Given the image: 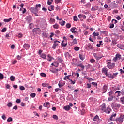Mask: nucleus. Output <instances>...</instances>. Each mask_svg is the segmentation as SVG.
<instances>
[{"label": "nucleus", "mask_w": 124, "mask_h": 124, "mask_svg": "<svg viewBox=\"0 0 124 124\" xmlns=\"http://www.w3.org/2000/svg\"><path fill=\"white\" fill-rule=\"evenodd\" d=\"M19 89L21 91H24L25 90V87L23 86H20Z\"/></svg>", "instance_id": "0e129e2a"}, {"label": "nucleus", "mask_w": 124, "mask_h": 124, "mask_svg": "<svg viewBox=\"0 0 124 124\" xmlns=\"http://www.w3.org/2000/svg\"><path fill=\"white\" fill-rule=\"evenodd\" d=\"M93 56H94V58L96 59V60H97V61H99V60H100V59H101V58H102V57H100L99 56V55H98L96 53H94Z\"/></svg>", "instance_id": "1a4fd4ad"}, {"label": "nucleus", "mask_w": 124, "mask_h": 124, "mask_svg": "<svg viewBox=\"0 0 124 124\" xmlns=\"http://www.w3.org/2000/svg\"><path fill=\"white\" fill-rule=\"evenodd\" d=\"M76 30H77L76 27H73L71 28L70 30H71V31H72V33H78Z\"/></svg>", "instance_id": "aec40b11"}, {"label": "nucleus", "mask_w": 124, "mask_h": 124, "mask_svg": "<svg viewBox=\"0 0 124 124\" xmlns=\"http://www.w3.org/2000/svg\"><path fill=\"white\" fill-rule=\"evenodd\" d=\"M11 20H12V18H10L9 19H4V22H5V23H8V22H10V21H11Z\"/></svg>", "instance_id": "2f4dec72"}, {"label": "nucleus", "mask_w": 124, "mask_h": 124, "mask_svg": "<svg viewBox=\"0 0 124 124\" xmlns=\"http://www.w3.org/2000/svg\"><path fill=\"white\" fill-rule=\"evenodd\" d=\"M55 3L58 4V3H61V0H55Z\"/></svg>", "instance_id": "052dcab7"}, {"label": "nucleus", "mask_w": 124, "mask_h": 124, "mask_svg": "<svg viewBox=\"0 0 124 124\" xmlns=\"http://www.w3.org/2000/svg\"><path fill=\"white\" fill-rule=\"evenodd\" d=\"M74 50H75V51H79V50H80V47H79L78 46H75L74 47Z\"/></svg>", "instance_id": "3c124183"}, {"label": "nucleus", "mask_w": 124, "mask_h": 124, "mask_svg": "<svg viewBox=\"0 0 124 124\" xmlns=\"http://www.w3.org/2000/svg\"><path fill=\"white\" fill-rule=\"evenodd\" d=\"M71 76V75H69L68 76H66L64 78V80H66V79H67L68 80H70V79L69 78Z\"/></svg>", "instance_id": "c756f323"}, {"label": "nucleus", "mask_w": 124, "mask_h": 124, "mask_svg": "<svg viewBox=\"0 0 124 124\" xmlns=\"http://www.w3.org/2000/svg\"><path fill=\"white\" fill-rule=\"evenodd\" d=\"M120 101L122 104H124V97L120 98Z\"/></svg>", "instance_id": "4c0bfd02"}, {"label": "nucleus", "mask_w": 124, "mask_h": 124, "mask_svg": "<svg viewBox=\"0 0 124 124\" xmlns=\"http://www.w3.org/2000/svg\"><path fill=\"white\" fill-rule=\"evenodd\" d=\"M13 109H14V110H18V106H17V105L15 106L13 108Z\"/></svg>", "instance_id": "e2e57ef3"}, {"label": "nucleus", "mask_w": 124, "mask_h": 124, "mask_svg": "<svg viewBox=\"0 0 124 124\" xmlns=\"http://www.w3.org/2000/svg\"><path fill=\"white\" fill-rule=\"evenodd\" d=\"M52 117L54 120H59V117L56 115H53Z\"/></svg>", "instance_id": "49530a36"}, {"label": "nucleus", "mask_w": 124, "mask_h": 124, "mask_svg": "<svg viewBox=\"0 0 124 124\" xmlns=\"http://www.w3.org/2000/svg\"><path fill=\"white\" fill-rule=\"evenodd\" d=\"M34 34L39 35L41 33V30L40 28H34L32 30Z\"/></svg>", "instance_id": "f03ea898"}, {"label": "nucleus", "mask_w": 124, "mask_h": 124, "mask_svg": "<svg viewBox=\"0 0 124 124\" xmlns=\"http://www.w3.org/2000/svg\"><path fill=\"white\" fill-rule=\"evenodd\" d=\"M19 38H22V37H23V34H22V33H20L18 34V35L17 36Z\"/></svg>", "instance_id": "864d4df0"}, {"label": "nucleus", "mask_w": 124, "mask_h": 124, "mask_svg": "<svg viewBox=\"0 0 124 124\" xmlns=\"http://www.w3.org/2000/svg\"><path fill=\"white\" fill-rule=\"evenodd\" d=\"M74 21L77 22V21H78V17L76 16H74Z\"/></svg>", "instance_id": "4d7b16f0"}, {"label": "nucleus", "mask_w": 124, "mask_h": 124, "mask_svg": "<svg viewBox=\"0 0 124 124\" xmlns=\"http://www.w3.org/2000/svg\"><path fill=\"white\" fill-rule=\"evenodd\" d=\"M77 67H81L82 68L81 70L83 71L84 69H85V66L83 65V64L80 63V64H78L77 65Z\"/></svg>", "instance_id": "2eb2a0df"}, {"label": "nucleus", "mask_w": 124, "mask_h": 124, "mask_svg": "<svg viewBox=\"0 0 124 124\" xmlns=\"http://www.w3.org/2000/svg\"><path fill=\"white\" fill-rule=\"evenodd\" d=\"M58 86H59V88H62V87H63V86H64V83H63L62 84V83H59Z\"/></svg>", "instance_id": "6e6d98bb"}, {"label": "nucleus", "mask_w": 124, "mask_h": 124, "mask_svg": "<svg viewBox=\"0 0 124 124\" xmlns=\"http://www.w3.org/2000/svg\"><path fill=\"white\" fill-rule=\"evenodd\" d=\"M105 42H111V40H110V39L108 38V37H106L105 38Z\"/></svg>", "instance_id": "e433bc0d"}, {"label": "nucleus", "mask_w": 124, "mask_h": 124, "mask_svg": "<svg viewBox=\"0 0 124 124\" xmlns=\"http://www.w3.org/2000/svg\"><path fill=\"white\" fill-rule=\"evenodd\" d=\"M63 108L66 111H69L71 109V107L69 105L65 106Z\"/></svg>", "instance_id": "dca6fc26"}, {"label": "nucleus", "mask_w": 124, "mask_h": 124, "mask_svg": "<svg viewBox=\"0 0 124 124\" xmlns=\"http://www.w3.org/2000/svg\"><path fill=\"white\" fill-rule=\"evenodd\" d=\"M59 45V44H58V43H57V41H55L54 42V44L52 46V49H56V47H57V46H58Z\"/></svg>", "instance_id": "f3484780"}, {"label": "nucleus", "mask_w": 124, "mask_h": 124, "mask_svg": "<svg viewBox=\"0 0 124 124\" xmlns=\"http://www.w3.org/2000/svg\"><path fill=\"white\" fill-rule=\"evenodd\" d=\"M20 6L21 7V8L20 9V11H22L23 14H25L26 12H27V10L26 8H23L24 7V4H21Z\"/></svg>", "instance_id": "423d86ee"}, {"label": "nucleus", "mask_w": 124, "mask_h": 124, "mask_svg": "<svg viewBox=\"0 0 124 124\" xmlns=\"http://www.w3.org/2000/svg\"><path fill=\"white\" fill-rule=\"evenodd\" d=\"M2 119H3V120H4V121H5V120H6V116H5V114H3L2 116Z\"/></svg>", "instance_id": "bf43d9fd"}, {"label": "nucleus", "mask_w": 124, "mask_h": 124, "mask_svg": "<svg viewBox=\"0 0 124 124\" xmlns=\"http://www.w3.org/2000/svg\"><path fill=\"white\" fill-rule=\"evenodd\" d=\"M7 106H8V107H11V106H12V103L11 102L8 103Z\"/></svg>", "instance_id": "69168bd1"}, {"label": "nucleus", "mask_w": 124, "mask_h": 124, "mask_svg": "<svg viewBox=\"0 0 124 124\" xmlns=\"http://www.w3.org/2000/svg\"><path fill=\"white\" fill-rule=\"evenodd\" d=\"M87 80H88L89 82H92V78L90 77H86L85 78Z\"/></svg>", "instance_id": "5fc2aeb1"}, {"label": "nucleus", "mask_w": 124, "mask_h": 124, "mask_svg": "<svg viewBox=\"0 0 124 124\" xmlns=\"http://www.w3.org/2000/svg\"><path fill=\"white\" fill-rule=\"evenodd\" d=\"M10 80H11V81L13 82V81H14V80H15V77H14L13 76H11L10 77Z\"/></svg>", "instance_id": "c03bdc74"}, {"label": "nucleus", "mask_w": 124, "mask_h": 124, "mask_svg": "<svg viewBox=\"0 0 124 124\" xmlns=\"http://www.w3.org/2000/svg\"><path fill=\"white\" fill-rule=\"evenodd\" d=\"M51 72L52 73H58V70H51Z\"/></svg>", "instance_id": "680f3d73"}, {"label": "nucleus", "mask_w": 124, "mask_h": 124, "mask_svg": "<svg viewBox=\"0 0 124 124\" xmlns=\"http://www.w3.org/2000/svg\"><path fill=\"white\" fill-rule=\"evenodd\" d=\"M70 82H71V84H73V85H74V84H75L76 81V80H72V79H69Z\"/></svg>", "instance_id": "de8ad7c7"}, {"label": "nucleus", "mask_w": 124, "mask_h": 124, "mask_svg": "<svg viewBox=\"0 0 124 124\" xmlns=\"http://www.w3.org/2000/svg\"><path fill=\"white\" fill-rule=\"evenodd\" d=\"M98 9V6H95L91 9L92 11H95V10H97Z\"/></svg>", "instance_id": "a878e982"}, {"label": "nucleus", "mask_w": 124, "mask_h": 124, "mask_svg": "<svg viewBox=\"0 0 124 124\" xmlns=\"http://www.w3.org/2000/svg\"><path fill=\"white\" fill-rule=\"evenodd\" d=\"M116 116H117L116 113L111 115V116H110V117L109 118L110 121H114V120H113V118H114V117L115 118Z\"/></svg>", "instance_id": "393cba45"}, {"label": "nucleus", "mask_w": 124, "mask_h": 124, "mask_svg": "<svg viewBox=\"0 0 124 124\" xmlns=\"http://www.w3.org/2000/svg\"><path fill=\"white\" fill-rule=\"evenodd\" d=\"M59 24L61 26H64L65 25V21H64L63 20L62 21H60V22H59Z\"/></svg>", "instance_id": "473e14b6"}, {"label": "nucleus", "mask_w": 124, "mask_h": 124, "mask_svg": "<svg viewBox=\"0 0 124 124\" xmlns=\"http://www.w3.org/2000/svg\"><path fill=\"white\" fill-rule=\"evenodd\" d=\"M73 43L74 44H77L78 43V41H77V39H76V38L74 39L73 40Z\"/></svg>", "instance_id": "a19ab883"}, {"label": "nucleus", "mask_w": 124, "mask_h": 124, "mask_svg": "<svg viewBox=\"0 0 124 124\" xmlns=\"http://www.w3.org/2000/svg\"><path fill=\"white\" fill-rule=\"evenodd\" d=\"M108 89V86L107 85H104L103 87V93H106L107 92V89Z\"/></svg>", "instance_id": "4468645a"}, {"label": "nucleus", "mask_w": 124, "mask_h": 124, "mask_svg": "<svg viewBox=\"0 0 124 124\" xmlns=\"http://www.w3.org/2000/svg\"><path fill=\"white\" fill-rule=\"evenodd\" d=\"M111 106H112V107H113V108L117 107V103H112L111 104Z\"/></svg>", "instance_id": "603ef678"}, {"label": "nucleus", "mask_w": 124, "mask_h": 124, "mask_svg": "<svg viewBox=\"0 0 124 124\" xmlns=\"http://www.w3.org/2000/svg\"><path fill=\"white\" fill-rule=\"evenodd\" d=\"M59 27L60 26L57 24H55L53 25L54 29H59Z\"/></svg>", "instance_id": "79ce46f5"}, {"label": "nucleus", "mask_w": 124, "mask_h": 124, "mask_svg": "<svg viewBox=\"0 0 124 124\" xmlns=\"http://www.w3.org/2000/svg\"><path fill=\"white\" fill-rule=\"evenodd\" d=\"M78 18H79V19H82V18H83V19H86L87 16H86V15L80 14L78 16Z\"/></svg>", "instance_id": "5701e85b"}, {"label": "nucleus", "mask_w": 124, "mask_h": 124, "mask_svg": "<svg viewBox=\"0 0 124 124\" xmlns=\"http://www.w3.org/2000/svg\"><path fill=\"white\" fill-rule=\"evenodd\" d=\"M97 119H99V117L97 115L95 116H94V117L93 119V121H96V120H97Z\"/></svg>", "instance_id": "09e8293b"}, {"label": "nucleus", "mask_w": 124, "mask_h": 124, "mask_svg": "<svg viewBox=\"0 0 124 124\" xmlns=\"http://www.w3.org/2000/svg\"><path fill=\"white\" fill-rule=\"evenodd\" d=\"M112 111V109L110 108V107H108L107 109L106 110V112L108 114H110V112Z\"/></svg>", "instance_id": "6ab92c4d"}, {"label": "nucleus", "mask_w": 124, "mask_h": 124, "mask_svg": "<svg viewBox=\"0 0 124 124\" xmlns=\"http://www.w3.org/2000/svg\"><path fill=\"white\" fill-rule=\"evenodd\" d=\"M42 87H48L49 86V83H44L42 84Z\"/></svg>", "instance_id": "72a5a7b5"}, {"label": "nucleus", "mask_w": 124, "mask_h": 124, "mask_svg": "<svg viewBox=\"0 0 124 124\" xmlns=\"http://www.w3.org/2000/svg\"><path fill=\"white\" fill-rule=\"evenodd\" d=\"M53 0H48L47 4L48 5H51L52 4V2H53Z\"/></svg>", "instance_id": "ea45409f"}, {"label": "nucleus", "mask_w": 124, "mask_h": 124, "mask_svg": "<svg viewBox=\"0 0 124 124\" xmlns=\"http://www.w3.org/2000/svg\"><path fill=\"white\" fill-rule=\"evenodd\" d=\"M115 121L117 124H121L124 122V119L122 118V115H120V117L116 118Z\"/></svg>", "instance_id": "7ed1b4c3"}, {"label": "nucleus", "mask_w": 124, "mask_h": 124, "mask_svg": "<svg viewBox=\"0 0 124 124\" xmlns=\"http://www.w3.org/2000/svg\"><path fill=\"white\" fill-rule=\"evenodd\" d=\"M79 59L81 60V61H84L85 60V55L83 53H81L79 54Z\"/></svg>", "instance_id": "a211bd4d"}, {"label": "nucleus", "mask_w": 124, "mask_h": 124, "mask_svg": "<svg viewBox=\"0 0 124 124\" xmlns=\"http://www.w3.org/2000/svg\"><path fill=\"white\" fill-rule=\"evenodd\" d=\"M61 45L62 47H65L66 46H67V41L63 40L61 43Z\"/></svg>", "instance_id": "9b49d317"}, {"label": "nucleus", "mask_w": 124, "mask_h": 124, "mask_svg": "<svg viewBox=\"0 0 124 124\" xmlns=\"http://www.w3.org/2000/svg\"><path fill=\"white\" fill-rule=\"evenodd\" d=\"M90 62H91V63H93V62H95V60H94L93 59H91Z\"/></svg>", "instance_id": "13d9d810"}, {"label": "nucleus", "mask_w": 124, "mask_h": 124, "mask_svg": "<svg viewBox=\"0 0 124 124\" xmlns=\"http://www.w3.org/2000/svg\"><path fill=\"white\" fill-rule=\"evenodd\" d=\"M98 35H99V33H98V32L96 33L95 32H94L93 33V36H98Z\"/></svg>", "instance_id": "58836bf2"}, {"label": "nucleus", "mask_w": 124, "mask_h": 124, "mask_svg": "<svg viewBox=\"0 0 124 124\" xmlns=\"http://www.w3.org/2000/svg\"><path fill=\"white\" fill-rule=\"evenodd\" d=\"M58 62L60 63H62L63 62V60H62V58H59L58 59Z\"/></svg>", "instance_id": "7c9ffc66"}, {"label": "nucleus", "mask_w": 124, "mask_h": 124, "mask_svg": "<svg viewBox=\"0 0 124 124\" xmlns=\"http://www.w3.org/2000/svg\"><path fill=\"white\" fill-rule=\"evenodd\" d=\"M7 29H6V28H4L2 30H1V32H5L6 31V30Z\"/></svg>", "instance_id": "338daca9"}, {"label": "nucleus", "mask_w": 124, "mask_h": 124, "mask_svg": "<svg viewBox=\"0 0 124 124\" xmlns=\"http://www.w3.org/2000/svg\"><path fill=\"white\" fill-rule=\"evenodd\" d=\"M13 119L11 117H9L8 119H7V122H12Z\"/></svg>", "instance_id": "774afa93"}, {"label": "nucleus", "mask_w": 124, "mask_h": 124, "mask_svg": "<svg viewBox=\"0 0 124 124\" xmlns=\"http://www.w3.org/2000/svg\"><path fill=\"white\" fill-rule=\"evenodd\" d=\"M115 63H111V62H108L107 63V67L109 68V69H112L115 67Z\"/></svg>", "instance_id": "20e7f679"}, {"label": "nucleus", "mask_w": 124, "mask_h": 124, "mask_svg": "<svg viewBox=\"0 0 124 124\" xmlns=\"http://www.w3.org/2000/svg\"><path fill=\"white\" fill-rule=\"evenodd\" d=\"M43 106H44V107H47V108H49V107H50V103L49 102L45 103L43 104Z\"/></svg>", "instance_id": "4be33fe9"}, {"label": "nucleus", "mask_w": 124, "mask_h": 124, "mask_svg": "<svg viewBox=\"0 0 124 124\" xmlns=\"http://www.w3.org/2000/svg\"><path fill=\"white\" fill-rule=\"evenodd\" d=\"M64 56L65 58H67V57L69 58H72V57L71 56V54H70L68 52H65L64 53Z\"/></svg>", "instance_id": "ddd939ff"}, {"label": "nucleus", "mask_w": 124, "mask_h": 124, "mask_svg": "<svg viewBox=\"0 0 124 124\" xmlns=\"http://www.w3.org/2000/svg\"><path fill=\"white\" fill-rule=\"evenodd\" d=\"M40 8L41 7V5L39 4H36L35 7H31L30 8V11L32 13H33L34 14L35 16L36 17L39 16L38 15V9L37 8Z\"/></svg>", "instance_id": "f257e3e1"}, {"label": "nucleus", "mask_w": 124, "mask_h": 124, "mask_svg": "<svg viewBox=\"0 0 124 124\" xmlns=\"http://www.w3.org/2000/svg\"><path fill=\"white\" fill-rule=\"evenodd\" d=\"M108 95H109V96H114V92L113 91L109 92Z\"/></svg>", "instance_id": "cd10ccee"}, {"label": "nucleus", "mask_w": 124, "mask_h": 124, "mask_svg": "<svg viewBox=\"0 0 124 124\" xmlns=\"http://www.w3.org/2000/svg\"><path fill=\"white\" fill-rule=\"evenodd\" d=\"M108 69H107V68H103L102 69V73L105 74V75H107V74L108 73Z\"/></svg>", "instance_id": "9d476101"}, {"label": "nucleus", "mask_w": 124, "mask_h": 124, "mask_svg": "<svg viewBox=\"0 0 124 124\" xmlns=\"http://www.w3.org/2000/svg\"><path fill=\"white\" fill-rule=\"evenodd\" d=\"M115 94H117V97L121 96V91H117L115 93Z\"/></svg>", "instance_id": "c85d7f7f"}, {"label": "nucleus", "mask_w": 124, "mask_h": 124, "mask_svg": "<svg viewBox=\"0 0 124 124\" xmlns=\"http://www.w3.org/2000/svg\"><path fill=\"white\" fill-rule=\"evenodd\" d=\"M26 21L28 22V24H30V22L32 21V16H28L26 17Z\"/></svg>", "instance_id": "0eeeda50"}, {"label": "nucleus", "mask_w": 124, "mask_h": 124, "mask_svg": "<svg viewBox=\"0 0 124 124\" xmlns=\"http://www.w3.org/2000/svg\"><path fill=\"white\" fill-rule=\"evenodd\" d=\"M106 76H108V78H111V79H114V77L111 74H108V73L106 75Z\"/></svg>", "instance_id": "b1692460"}, {"label": "nucleus", "mask_w": 124, "mask_h": 124, "mask_svg": "<svg viewBox=\"0 0 124 124\" xmlns=\"http://www.w3.org/2000/svg\"><path fill=\"white\" fill-rule=\"evenodd\" d=\"M48 10L49 11H52V10H54V5H51L50 7H48Z\"/></svg>", "instance_id": "f704fd0d"}, {"label": "nucleus", "mask_w": 124, "mask_h": 124, "mask_svg": "<svg viewBox=\"0 0 124 124\" xmlns=\"http://www.w3.org/2000/svg\"><path fill=\"white\" fill-rule=\"evenodd\" d=\"M122 59V55L120 54H117L115 55V57L113 58V61L114 62H117L118 60H121Z\"/></svg>", "instance_id": "39448f33"}, {"label": "nucleus", "mask_w": 124, "mask_h": 124, "mask_svg": "<svg viewBox=\"0 0 124 124\" xmlns=\"http://www.w3.org/2000/svg\"><path fill=\"white\" fill-rule=\"evenodd\" d=\"M110 97L108 98V101H112L113 100V98H114V96H109Z\"/></svg>", "instance_id": "8fccbe9b"}, {"label": "nucleus", "mask_w": 124, "mask_h": 124, "mask_svg": "<svg viewBox=\"0 0 124 124\" xmlns=\"http://www.w3.org/2000/svg\"><path fill=\"white\" fill-rule=\"evenodd\" d=\"M86 49L88 50V51H90V50L93 49V46L89 43L87 46H86Z\"/></svg>", "instance_id": "f8f14e48"}, {"label": "nucleus", "mask_w": 124, "mask_h": 124, "mask_svg": "<svg viewBox=\"0 0 124 124\" xmlns=\"http://www.w3.org/2000/svg\"><path fill=\"white\" fill-rule=\"evenodd\" d=\"M40 75L41 76H42V77H46V76H47V75H46V74L44 73H40Z\"/></svg>", "instance_id": "a18cd8bd"}, {"label": "nucleus", "mask_w": 124, "mask_h": 124, "mask_svg": "<svg viewBox=\"0 0 124 124\" xmlns=\"http://www.w3.org/2000/svg\"><path fill=\"white\" fill-rule=\"evenodd\" d=\"M41 58H42V59H44V60H46V54H44V53H42L41 56H40Z\"/></svg>", "instance_id": "bb28decb"}, {"label": "nucleus", "mask_w": 124, "mask_h": 124, "mask_svg": "<svg viewBox=\"0 0 124 124\" xmlns=\"http://www.w3.org/2000/svg\"><path fill=\"white\" fill-rule=\"evenodd\" d=\"M101 110H102V111L103 112H106V107L105 106V104H103L101 106Z\"/></svg>", "instance_id": "6e6552de"}, {"label": "nucleus", "mask_w": 124, "mask_h": 124, "mask_svg": "<svg viewBox=\"0 0 124 124\" xmlns=\"http://www.w3.org/2000/svg\"><path fill=\"white\" fill-rule=\"evenodd\" d=\"M66 27L67 29H70V28H71V24H70V23H67V24L66 25Z\"/></svg>", "instance_id": "37998d69"}, {"label": "nucleus", "mask_w": 124, "mask_h": 124, "mask_svg": "<svg viewBox=\"0 0 124 124\" xmlns=\"http://www.w3.org/2000/svg\"><path fill=\"white\" fill-rule=\"evenodd\" d=\"M35 95H36V94H35V93H31L30 94L31 97H32V98H34V97H35Z\"/></svg>", "instance_id": "c9c22d12"}, {"label": "nucleus", "mask_w": 124, "mask_h": 124, "mask_svg": "<svg viewBox=\"0 0 124 124\" xmlns=\"http://www.w3.org/2000/svg\"><path fill=\"white\" fill-rule=\"evenodd\" d=\"M23 48H24V49H26V50H28V49L30 48V45L28 44L25 43L23 45Z\"/></svg>", "instance_id": "412c9836"}]
</instances>
